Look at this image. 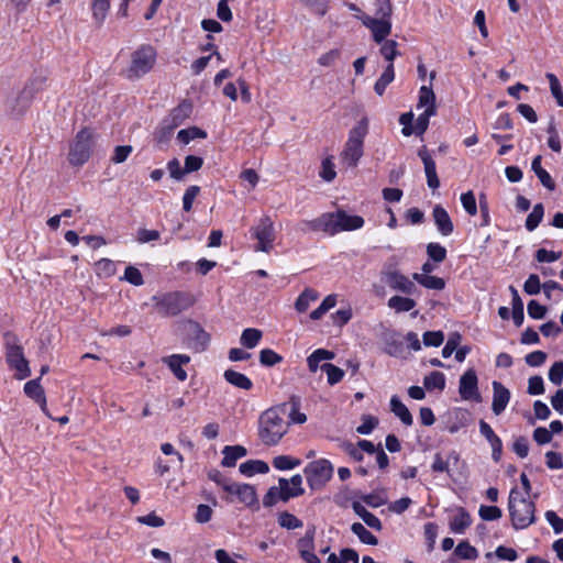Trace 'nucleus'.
<instances>
[{
	"mask_svg": "<svg viewBox=\"0 0 563 563\" xmlns=\"http://www.w3.org/2000/svg\"><path fill=\"white\" fill-rule=\"evenodd\" d=\"M336 176L333 158L327 157L322 161L320 177L325 181H332Z\"/></svg>",
	"mask_w": 563,
	"mask_h": 563,
	"instance_id": "54",
	"label": "nucleus"
},
{
	"mask_svg": "<svg viewBox=\"0 0 563 563\" xmlns=\"http://www.w3.org/2000/svg\"><path fill=\"white\" fill-rule=\"evenodd\" d=\"M459 393L464 400L481 401L478 378L474 368H468L460 378Z\"/></svg>",
	"mask_w": 563,
	"mask_h": 563,
	"instance_id": "14",
	"label": "nucleus"
},
{
	"mask_svg": "<svg viewBox=\"0 0 563 563\" xmlns=\"http://www.w3.org/2000/svg\"><path fill=\"white\" fill-rule=\"evenodd\" d=\"M423 385L428 390H442L445 387V377L441 372H432L424 377Z\"/></svg>",
	"mask_w": 563,
	"mask_h": 563,
	"instance_id": "39",
	"label": "nucleus"
},
{
	"mask_svg": "<svg viewBox=\"0 0 563 563\" xmlns=\"http://www.w3.org/2000/svg\"><path fill=\"white\" fill-rule=\"evenodd\" d=\"M461 203H462L464 210L470 216L473 217L477 213L476 199H475V195L472 190L461 195Z\"/></svg>",
	"mask_w": 563,
	"mask_h": 563,
	"instance_id": "51",
	"label": "nucleus"
},
{
	"mask_svg": "<svg viewBox=\"0 0 563 563\" xmlns=\"http://www.w3.org/2000/svg\"><path fill=\"white\" fill-rule=\"evenodd\" d=\"M224 492L228 493L227 500L230 503L233 501L232 496H235L240 503L247 507L255 506L258 503L255 488L249 484L230 482V484L225 486Z\"/></svg>",
	"mask_w": 563,
	"mask_h": 563,
	"instance_id": "13",
	"label": "nucleus"
},
{
	"mask_svg": "<svg viewBox=\"0 0 563 563\" xmlns=\"http://www.w3.org/2000/svg\"><path fill=\"white\" fill-rule=\"evenodd\" d=\"M278 523L282 528L287 530L299 529L303 526L300 519L288 511H283L278 515Z\"/></svg>",
	"mask_w": 563,
	"mask_h": 563,
	"instance_id": "37",
	"label": "nucleus"
},
{
	"mask_svg": "<svg viewBox=\"0 0 563 563\" xmlns=\"http://www.w3.org/2000/svg\"><path fill=\"white\" fill-rule=\"evenodd\" d=\"M124 279L134 286H141L144 284L140 269L134 266H128L125 268Z\"/></svg>",
	"mask_w": 563,
	"mask_h": 563,
	"instance_id": "58",
	"label": "nucleus"
},
{
	"mask_svg": "<svg viewBox=\"0 0 563 563\" xmlns=\"http://www.w3.org/2000/svg\"><path fill=\"white\" fill-rule=\"evenodd\" d=\"M388 307L396 312H407L416 307V301L408 297L393 296L388 299Z\"/></svg>",
	"mask_w": 563,
	"mask_h": 563,
	"instance_id": "32",
	"label": "nucleus"
},
{
	"mask_svg": "<svg viewBox=\"0 0 563 563\" xmlns=\"http://www.w3.org/2000/svg\"><path fill=\"white\" fill-rule=\"evenodd\" d=\"M303 473L309 487L313 490H318L331 479L333 466L328 460L320 459L307 464Z\"/></svg>",
	"mask_w": 563,
	"mask_h": 563,
	"instance_id": "8",
	"label": "nucleus"
},
{
	"mask_svg": "<svg viewBox=\"0 0 563 563\" xmlns=\"http://www.w3.org/2000/svg\"><path fill=\"white\" fill-rule=\"evenodd\" d=\"M263 338V332L255 328H247L243 330L240 336V343L246 349H254L258 345Z\"/></svg>",
	"mask_w": 563,
	"mask_h": 563,
	"instance_id": "31",
	"label": "nucleus"
},
{
	"mask_svg": "<svg viewBox=\"0 0 563 563\" xmlns=\"http://www.w3.org/2000/svg\"><path fill=\"white\" fill-rule=\"evenodd\" d=\"M45 82L46 77L43 75H36L31 78L16 98L18 104L12 107V113L15 115L22 114L27 108L34 95L43 89Z\"/></svg>",
	"mask_w": 563,
	"mask_h": 563,
	"instance_id": "11",
	"label": "nucleus"
},
{
	"mask_svg": "<svg viewBox=\"0 0 563 563\" xmlns=\"http://www.w3.org/2000/svg\"><path fill=\"white\" fill-rule=\"evenodd\" d=\"M362 23L372 31L373 40L382 43L391 32V22L388 19H376L367 14L358 16Z\"/></svg>",
	"mask_w": 563,
	"mask_h": 563,
	"instance_id": "15",
	"label": "nucleus"
},
{
	"mask_svg": "<svg viewBox=\"0 0 563 563\" xmlns=\"http://www.w3.org/2000/svg\"><path fill=\"white\" fill-rule=\"evenodd\" d=\"M157 59V51L150 44H142L130 55L129 66L123 75L129 80H136L148 74Z\"/></svg>",
	"mask_w": 563,
	"mask_h": 563,
	"instance_id": "4",
	"label": "nucleus"
},
{
	"mask_svg": "<svg viewBox=\"0 0 563 563\" xmlns=\"http://www.w3.org/2000/svg\"><path fill=\"white\" fill-rule=\"evenodd\" d=\"M542 288L540 278L537 274H531L523 284V290L528 295H538Z\"/></svg>",
	"mask_w": 563,
	"mask_h": 563,
	"instance_id": "55",
	"label": "nucleus"
},
{
	"mask_svg": "<svg viewBox=\"0 0 563 563\" xmlns=\"http://www.w3.org/2000/svg\"><path fill=\"white\" fill-rule=\"evenodd\" d=\"M455 554L464 560H475L478 556L477 550L467 541H462L455 548Z\"/></svg>",
	"mask_w": 563,
	"mask_h": 563,
	"instance_id": "45",
	"label": "nucleus"
},
{
	"mask_svg": "<svg viewBox=\"0 0 563 563\" xmlns=\"http://www.w3.org/2000/svg\"><path fill=\"white\" fill-rule=\"evenodd\" d=\"M382 280L393 290L405 295H413L417 287L413 280L409 279L391 264H385L380 272Z\"/></svg>",
	"mask_w": 563,
	"mask_h": 563,
	"instance_id": "9",
	"label": "nucleus"
},
{
	"mask_svg": "<svg viewBox=\"0 0 563 563\" xmlns=\"http://www.w3.org/2000/svg\"><path fill=\"white\" fill-rule=\"evenodd\" d=\"M110 8V0H92V14L98 21H103Z\"/></svg>",
	"mask_w": 563,
	"mask_h": 563,
	"instance_id": "52",
	"label": "nucleus"
},
{
	"mask_svg": "<svg viewBox=\"0 0 563 563\" xmlns=\"http://www.w3.org/2000/svg\"><path fill=\"white\" fill-rule=\"evenodd\" d=\"M443 340L444 334L442 331H427L423 334V343L427 346H440Z\"/></svg>",
	"mask_w": 563,
	"mask_h": 563,
	"instance_id": "59",
	"label": "nucleus"
},
{
	"mask_svg": "<svg viewBox=\"0 0 563 563\" xmlns=\"http://www.w3.org/2000/svg\"><path fill=\"white\" fill-rule=\"evenodd\" d=\"M433 114H429V112H422L418 115L415 125H412L413 133L417 135L423 134L428 126H429V120Z\"/></svg>",
	"mask_w": 563,
	"mask_h": 563,
	"instance_id": "60",
	"label": "nucleus"
},
{
	"mask_svg": "<svg viewBox=\"0 0 563 563\" xmlns=\"http://www.w3.org/2000/svg\"><path fill=\"white\" fill-rule=\"evenodd\" d=\"M508 508L515 529H525L534 521V504L517 489L510 492Z\"/></svg>",
	"mask_w": 563,
	"mask_h": 563,
	"instance_id": "5",
	"label": "nucleus"
},
{
	"mask_svg": "<svg viewBox=\"0 0 563 563\" xmlns=\"http://www.w3.org/2000/svg\"><path fill=\"white\" fill-rule=\"evenodd\" d=\"M278 499L282 500V486L279 484L278 487L273 486L268 489L263 498V505L265 507H272L277 503Z\"/></svg>",
	"mask_w": 563,
	"mask_h": 563,
	"instance_id": "62",
	"label": "nucleus"
},
{
	"mask_svg": "<svg viewBox=\"0 0 563 563\" xmlns=\"http://www.w3.org/2000/svg\"><path fill=\"white\" fill-rule=\"evenodd\" d=\"M163 362L168 366L175 377L184 382L187 379V372L183 368V365H186L190 362V357L186 354H173L170 356L164 357Z\"/></svg>",
	"mask_w": 563,
	"mask_h": 563,
	"instance_id": "20",
	"label": "nucleus"
},
{
	"mask_svg": "<svg viewBox=\"0 0 563 563\" xmlns=\"http://www.w3.org/2000/svg\"><path fill=\"white\" fill-rule=\"evenodd\" d=\"M200 192V187L196 186V185H192V186H189L185 194H184V197H183V208L186 212H189L192 208V203L196 199V197L199 195Z\"/></svg>",
	"mask_w": 563,
	"mask_h": 563,
	"instance_id": "53",
	"label": "nucleus"
},
{
	"mask_svg": "<svg viewBox=\"0 0 563 563\" xmlns=\"http://www.w3.org/2000/svg\"><path fill=\"white\" fill-rule=\"evenodd\" d=\"M369 121L363 117L350 131L343 150L340 153V162L345 168H355L364 154V140L368 134Z\"/></svg>",
	"mask_w": 563,
	"mask_h": 563,
	"instance_id": "2",
	"label": "nucleus"
},
{
	"mask_svg": "<svg viewBox=\"0 0 563 563\" xmlns=\"http://www.w3.org/2000/svg\"><path fill=\"white\" fill-rule=\"evenodd\" d=\"M380 54L389 63L393 64L394 59L399 55L397 49L398 43L394 40H385L380 43Z\"/></svg>",
	"mask_w": 563,
	"mask_h": 563,
	"instance_id": "38",
	"label": "nucleus"
},
{
	"mask_svg": "<svg viewBox=\"0 0 563 563\" xmlns=\"http://www.w3.org/2000/svg\"><path fill=\"white\" fill-rule=\"evenodd\" d=\"M222 454V465L225 467H233L239 459H242L247 454V451L242 445H227L223 448Z\"/></svg>",
	"mask_w": 563,
	"mask_h": 563,
	"instance_id": "24",
	"label": "nucleus"
},
{
	"mask_svg": "<svg viewBox=\"0 0 563 563\" xmlns=\"http://www.w3.org/2000/svg\"><path fill=\"white\" fill-rule=\"evenodd\" d=\"M478 515L479 517L483 519V520H497L501 517L503 512L500 510V508L496 507V506H481L479 508V511H478Z\"/></svg>",
	"mask_w": 563,
	"mask_h": 563,
	"instance_id": "56",
	"label": "nucleus"
},
{
	"mask_svg": "<svg viewBox=\"0 0 563 563\" xmlns=\"http://www.w3.org/2000/svg\"><path fill=\"white\" fill-rule=\"evenodd\" d=\"M152 301L155 310L163 317L177 316L191 305L189 297L179 291L155 295Z\"/></svg>",
	"mask_w": 563,
	"mask_h": 563,
	"instance_id": "6",
	"label": "nucleus"
},
{
	"mask_svg": "<svg viewBox=\"0 0 563 563\" xmlns=\"http://www.w3.org/2000/svg\"><path fill=\"white\" fill-rule=\"evenodd\" d=\"M320 368L327 374L328 383L330 385L339 383L344 376L343 369L331 363H324L320 366Z\"/></svg>",
	"mask_w": 563,
	"mask_h": 563,
	"instance_id": "42",
	"label": "nucleus"
},
{
	"mask_svg": "<svg viewBox=\"0 0 563 563\" xmlns=\"http://www.w3.org/2000/svg\"><path fill=\"white\" fill-rule=\"evenodd\" d=\"M93 133L88 129L80 130L70 144L69 163L75 166L85 164L93 146Z\"/></svg>",
	"mask_w": 563,
	"mask_h": 563,
	"instance_id": "7",
	"label": "nucleus"
},
{
	"mask_svg": "<svg viewBox=\"0 0 563 563\" xmlns=\"http://www.w3.org/2000/svg\"><path fill=\"white\" fill-rule=\"evenodd\" d=\"M479 432L487 440L492 448V457L495 462H499L503 454V442L494 432L492 427L484 420L479 421Z\"/></svg>",
	"mask_w": 563,
	"mask_h": 563,
	"instance_id": "18",
	"label": "nucleus"
},
{
	"mask_svg": "<svg viewBox=\"0 0 563 563\" xmlns=\"http://www.w3.org/2000/svg\"><path fill=\"white\" fill-rule=\"evenodd\" d=\"M395 78V71H394V65L388 64L384 73L380 75L378 80L376 81L374 86V90L378 96H383L386 87L394 80Z\"/></svg>",
	"mask_w": 563,
	"mask_h": 563,
	"instance_id": "35",
	"label": "nucleus"
},
{
	"mask_svg": "<svg viewBox=\"0 0 563 563\" xmlns=\"http://www.w3.org/2000/svg\"><path fill=\"white\" fill-rule=\"evenodd\" d=\"M7 361L10 367L16 372L15 377L18 379H24L30 376L31 371L29 363L24 357L23 349L21 345L16 343L8 344Z\"/></svg>",
	"mask_w": 563,
	"mask_h": 563,
	"instance_id": "12",
	"label": "nucleus"
},
{
	"mask_svg": "<svg viewBox=\"0 0 563 563\" xmlns=\"http://www.w3.org/2000/svg\"><path fill=\"white\" fill-rule=\"evenodd\" d=\"M549 379L556 386L563 382V362H555L549 371Z\"/></svg>",
	"mask_w": 563,
	"mask_h": 563,
	"instance_id": "63",
	"label": "nucleus"
},
{
	"mask_svg": "<svg viewBox=\"0 0 563 563\" xmlns=\"http://www.w3.org/2000/svg\"><path fill=\"white\" fill-rule=\"evenodd\" d=\"M314 534L316 528L311 527L306 531V534L298 540L297 548L299 553L303 550L309 551L314 549Z\"/></svg>",
	"mask_w": 563,
	"mask_h": 563,
	"instance_id": "47",
	"label": "nucleus"
},
{
	"mask_svg": "<svg viewBox=\"0 0 563 563\" xmlns=\"http://www.w3.org/2000/svg\"><path fill=\"white\" fill-rule=\"evenodd\" d=\"M300 463V460L292 459L288 455H278L273 460L274 467L280 471L295 468L296 466H299Z\"/></svg>",
	"mask_w": 563,
	"mask_h": 563,
	"instance_id": "44",
	"label": "nucleus"
},
{
	"mask_svg": "<svg viewBox=\"0 0 563 563\" xmlns=\"http://www.w3.org/2000/svg\"><path fill=\"white\" fill-rule=\"evenodd\" d=\"M547 79L549 80L552 96L555 98L558 104L563 107V91L558 77L552 73H548Z\"/></svg>",
	"mask_w": 563,
	"mask_h": 563,
	"instance_id": "46",
	"label": "nucleus"
},
{
	"mask_svg": "<svg viewBox=\"0 0 563 563\" xmlns=\"http://www.w3.org/2000/svg\"><path fill=\"white\" fill-rule=\"evenodd\" d=\"M432 216L435 222V225L439 230V232L448 236L453 232V222L448 213V211L440 205H437L433 208Z\"/></svg>",
	"mask_w": 563,
	"mask_h": 563,
	"instance_id": "21",
	"label": "nucleus"
},
{
	"mask_svg": "<svg viewBox=\"0 0 563 563\" xmlns=\"http://www.w3.org/2000/svg\"><path fill=\"white\" fill-rule=\"evenodd\" d=\"M319 298V294L311 288H306L297 298L295 302V308L299 312H305L308 310L311 302L316 301Z\"/></svg>",
	"mask_w": 563,
	"mask_h": 563,
	"instance_id": "33",
	"label": "nucleus"
},
{
	"mask_svg": "<svg viewBox=\"0 0 563 563\" xmlns=\"http://www.w3.org/2000/svg\"><path fill=\"white\" fill-rule=\"evenodd\" d=\"M412 278L428 289L442 290L445 287V282L437 276L415 273Z\"/></svg>",
	"mask_w": 563,
	"mask_h": 563,
	"instance_id": "30",
	"label": "nucleus"
},
{
	"mask_svg": "<svg viewBox=\"0 0 563 563\" xmlns=\"http://www.w3.org/2000/svg\"><path fill=\"white\" fill-rule=\"evenodd\" d=\"M472 525L470 514L462 507L457 508L450 519L449 526L453 533L462 534Z\"/></svg>",
	"mask_w": 563,
	"mask_h": 563,
	"instance_id": "23",
	"label": "nucleus"
},
{
	"mask_svg": "<svg viewBox=\"0 0 563 563\" xmlns=\"http://www.w3.org/2000/svg\"><path fill=\"white\" fill-rule=\"evenodd\" d=\"M544 214V209L542 203H537L532 211L528 214L526 220V228L528 231H533L537 229L539 223L541 222Z\"/></svg>",
	"mask_w": 563,
	"mask_h": 563,
	"instance_id": "40",
	"label": "nucleus"
},
{
	"mask_svg": "<svg viewBox=\"0 0 563 563\" xmlns=\"http://www.w3.org/2000/svg\"><path fill=\"white\" fill-rule=\"evenodd\" d=\"M453 460L454 462L459 461V454L455 452H451L448 456V460H443L440 453H437L434 455L433 463L431 465V468L433 472H449V465L450 461Z\"/></svg>",
	"mask_w": 563,
	"mask_h": 563,
	"instance_id": "41",
	"label": "nucleus"
},
{
	"mask_svg": "<svg viewBox=\"0 0 563 563\" xmlns=\"http://www.w3.org/2000/svg\"><path fill=\"white\" fill-rule=\"evenodd\" d=\"M312 231H323L334 235L341 231H353L364 225V219L360 216L347 214L343 210L328 212L319 218L303 222Z\"/></svg>",
	"mask_w": 563,
	"mask_h": 563,
	"instance_id": "1",
	"label": "nucleus"
},
{
	"mask_svg": "<svg viewBox=\"0 0 563 563\" xmlns=\"http://www.w3.org/2000/svg\"><path fill=\"white\" fill-rule=\"evenodd\" d=\"M241 474L253 476L254 474H265L269 471L267 463L260 460H251L242 463L239 467Z\"/></svg>",
	"mask_w": 563,
	"mask_h": 563,
	"instance_id": "29",
	"label": "nucleus"
},
{
	"mask_svg": "<svg viewBox=\"0 0 563 563\" xmlns=\"http://www.w3.org/2000/svg\"><path fill=\"white\" fill-rule=\"evenodd\" d=\"M460 341H461V335L459 333H452L444 347L442 349V356L444 358H448L450 357L454 352H456V349L460 344Z\"/></svg>",
	"mask_w": 563,
	"mask_h": 563,
	"instance_id": "57",
	"label": "nucleus"
},
{
	"mask_svg": "<svg viewBox=\"0 0 563 563\" xmlns=\"http://www.w3.org/2000/svg\"><path fill=\"white\" fill-rule=\"evenodd\" d=\"M418 108H423L429 114H435V95L430 86L420 88Z\"/></svg>",
	"mask_w": 563,
	"mask_h": 563,
	"instance_id": "26",
	"label": "nucleus"
},
{
	"mask_svg": "<svg viewBox=\"0 0 563 563\" xmlns=\"http://www.w3.org/2000/svg\"><path fill=\"white\" fill-rule=\"evenodd\" d=\"M418 155L421 158L423 166H424V173L427 176L428 186L433 190L438 189L440 186V180H439L437 169H435V162L429 154L426 146H423L419 150Z\"/></svg>",
	"mask_w": 563,
	"mask_h": 563,
	"instance_id": "19",
	"label": "nucleus"
},
{
	"mask_svg": "<svg viewBox=\"0 0 563 563\" xmlns=\"http://www.w3.org/2000/svg\"><path fill=\"white\" fill-rule=\"evenodd\" d=\"M278 484L282 486L283 501H288L290 498L301 496L305 493L302 477L299 474L294 475L290 479L279 478Z\"/></svg>",
	"mask_w": 563,
	"mask_h": 563,
	"instance_id": "17",
	"label": "nucleus"
},
{
	"mask_svg": "<svg viewBox=\"0 0 563 563\" xmlns=\"http://www.w3.org/2000/svg\"><path fill=\"white\" fill-rule=\"evenodd\" d=\"M223 377L230 385L236 388L250 390L253 387L252 380L246 375L234 369H225Z\"/></svg>",
	"mask_w": 563,
	"mask_h": 563,
	"instance_id": "25",
	"label": "nucleus"
},
{
	"mask_svg": "<svg viewBox=\"0 0 563 563\" xmlns=\"http://www.w3.org/2000/svg\"><path fill=\"white\" fill-rule=\"evenodd\" d=\"M192 335L195 340V349L197 351H203L210 341L209 334L195 323L192 325Z\"/></svg>",
	"mask_w": 563,
	"mask_h": 563,
	"instance_id": "43",
	"label": "nucleus"
},
{
	"mask_svg": "<svg viewBox=\"0 0 563 563\" xmlns=\"http://www.w3.org/2000/svg\"><path fill=\"white\" fill-rule=\"evenodd\" d=\"M334 357V353L328 350L319 349L316 350L308 358V367L311 372H317L319 367V363L325 360H332Z\"/></svg>",
	"mask_w": 563,
	"mask_h": 563,
	"instance_id": "36",
	"label": "nucleus"
},
{
	"mask_svg": "<svg viewBox=\"0 0 563 563\" xmlns=\"http://www.w3.org/2000/svg\"><path fill=\"white\" fill-rule=\"evenodd\" d=\"M24 393L32 399H34L41 407L42 411L48 416V410L46 406V397L44 394V389L40 384V378L29 380L24 385Z\"/></svg>",
	"mask_w": 563,
	"mask_h": 563,
	"instance_id": "22",
	"label": "nucleus"
},
{
	"mask_svg": "<svg viewBox=\"0 0 563 563\" xmlns=\"http://www.w3.org/2000/svg\"><path fill=\"white\" fill-rule=\"evenodd\" d=\"M545 464L551 470L563 468V459L561 453L549 451L545 453Z\"/></svg>",
	"mask_w": 563,
	"mask_h": 563,
	"instance_id": "64",
	"label": "nucleus"
},
{
	"mask_svg": "<svg viewBox=\"0 0 563 563\" xmlns=\"http://www.w3.org/2000/svg\"><path fill=\"white\" fill-rule=\"evenodd\" d=\"M283 408H271L260 417L258 437L266 445H276L287 433L288 422Z\"/></svg>",
	"mask_w": 563,
	"mask_h": 563,
	"instance_id": "3",
	"label": "nucleus"
},
{
	"mask_svg": "<svg viewBox=\"0 0 563 563\" xmlns=\"http://www.w3.org/2000/svg\"><path fill=\"white\" fill-rule=\"evenodd\" d=\"M378 424V420L373 416H363L362 423L356 428L360 434H369Z\"/></svg>",
	"mask_w": 563,
	"mask_h": 563,
	"instance_id": "61",
	"label": "nucleus"
},
{
	"mask_svg": "<svg viewBox=\"0 0 563 563\" xmlns=\"http://www.w3.org/2000/svg\"><path fill=\"white\" fill-rule=\"evenodd\" d=\"M542 157L540 155L536 156L532 161L531 168L539 178L540 183L548 189H555V181L552 179L551 175L542 167L541 165Z\"/></svg>",
	"mask_w": 563,
	"mask_h": 563,
	"instance_id": "27",
	"label": "nucleus"
},
{
	"mask_svg": "<svg viewBox=\"0 0 563 563\" xmlns=\"http://www.w3.org/2000/svg\"><path fill=\"white\" fill-rule=\"evenodd\" d=\"M283 361V357L271 349L260 352V362L263 366H274Z\"/></svg>",
	"mask_w": 563,
	"mask_h": 563,
	"instance_id": "48",
	"label": "nucleus"
},
{
	"mask_svg": "<svg viewBox=\"0 0 563 563\" xmlns=\"http://www.w3.org/2000/svg\"><path fill=\"white\" fill-rule=\"evenodd\" d=\"M390 410L397 416L400 421L409 427L412 424L413 419L409 409L401 402L397 396H393L390 399Z\"/></svg>",
	"mask_w": 563,
	"mask_h": 563,
	"instance_id": "28",
	"label": "nucleus"
},
{
	"mask_svg": "<svg viewBox=\"0 0 563 563\" xmlns=\"http://www.w3.org/2000/svg\"><path fill=\"white\" fill-rule=\"evenodd\" d=\"M207 134L205 131L198 129V128H191V129H184V130H180L178 133H177V139L181 142V143H189L191 140L196 139V137H206Z\"/></svg>",
	"mask_w": 563,
	"mask_h": 563,
	"instance_id": "49",
	"label": "nucleus"
},
{
	"mask_svg": "<svg viewBox=\"0 0 563 563\" xmlns=\"http://www.w3.org/2000/svg\"><path fill=\"white\" fill-rule=\"evenodd\" d=\"M493 387V401H492V411L495 416L501 415L507 408L511 394L510 390L505 387L500 382L494 380L492 383Z\"/></svg>",
	"mask_w": 563,
	"mask_h": 563,
	"instance_id": "16",
	"label": "nucleus"
},
{
	"mask_svg": "<svg viewBox=\"0 0 563 563\" xmlns=\"http://www.w3.org/2000/svg\"><path fill=\"white\" fill-rule=\"evenodd\" d=\"M351 530L364 544L376 545L378 543V539L361 522H354Z\"/></svg>",
	"mask_w": 563,
	"mask_h": 563,
	"instance_id": "34",
	"label": "nucleus"
},
{
	"mask_svg": "<svg viewBox=\"0 0 563 563\" xmlns=\"http://www.w3.org/2000/svg\"><path fill=\"white\" fill-rule=\"evenodd\" d=\"M427 253H428V256L437 263L443 262L446 257L445 247H443L439 243H433V242L429 243L427 245Z\"/></svg>",
	"mask_w": 563,
	"mask_h": 563,
	"instance_id": "50",
	"label": "nucleus"
},
{
	"mask_svg": "<svg viewBox=\"0 0 563 563\" xmlns=\"http://www.w3.org/2000/svg\"><path fill=\"white\" fill-rule=\"evenodd\" d=\"M252 235L257 240L255 251L268 253L273 249L276 238L274 223L267 216L260 219L258 223L251 229Z\"/></svg>",
	"mask_w": 563,
	"mask_h": 563,
	"instance_id": "10",
	"label": "nucleus"
}]
</instances>
